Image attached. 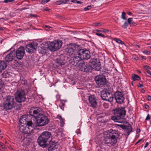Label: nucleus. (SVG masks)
I'll use <instances>...</instances> for the list:
<instances>
[{"label":"nucleus","instance_id":"f257e3e1","mask_svg":"<svg viewBox=\"0 0 151 151\" xmlns=\"http://www.w3.org/2000/svg\"><path fill=\"white\" fill-rule=\"evenodd\" d=\"M31 111H33L36 122V126L42 127L47 124L49 121L47 117L44 114H41L42 109L41 108L37 107Z\"/></svg>","mask_w":151,"mask_h":151},{"label":"nucleus","instance_id":"f03ea898","mask_svg":"<svg viewBox=\"0 0 151 151\" xmlns=\"http://www.w3.org/2000/svg\"><path fill=\"white\" fill-rule=\"evenodd\" d=\"M114 115L111 116V119L115 122L122 123L124 122V118L126 115L125 108L120 107L116 108L112 111Z\"/></svg>","mask_w":151,"mask_h":151},{"label":"nucleus","instance_id":"7ed1b4c3","mask_svg":"<svg viewBox=\"0 0 151 151\" xmlns=\"http://www.w3.org/2000/svg\"><path fill=\"white\" fill-rule=\"evenodd\" d=\"M52 134L50 132L47 131L43 132L37 139V142L41 147L45 148L48 145L47 142L51 138Z\"/></svg>","mask_w":151,"mask_h":151},{"label":"nucleus","instance_id":"20e7f679","mask_svg":"<svg viewBox=\"0 0 151 151\" xmlns=\"http://www.w3.org/2000/svg\"><path fill=\"white\" fill-rule=\"evenodd\" d=\"M117 134L112 131L105 136L104 142L109 146L113 145L117 142Z\"/></svg>","mask_w":151,"mask_h":151},{"label":"nucleus","instance_id":"39448f33","mask_svg":"<svg viewBox=\"0 0 151 151\" xmlns=\"http://www.w3.org/2000/svg\"><path fill=\"white\" fill-rule=\"evenodd\" d=\"M14 104L13 96H6L4 99V109L6 111L12 109Z\"/></svg>","mask_w":151,"mask_h":151},{"label":"nucleus","instance_id":"423d86ee","mask_svg":"<svg viewBox=\"0 0 151 151\" xmlns=\"http://www.w3.org/2000/svg\"><path fill=\"white\" fill-rule=\"evenodd\" d=\"M62 45V41L59 40L51 42L48 45L47 47L49 50L54 51L60 49Z\"/></svg>","mask_w":151,"mask_h":151},{"label":"nucleus","instance_id":"0eeeda50","mask_svg":"<svg viewBox=\"0 0 151 151\" xmlns=\"http://www.w3.org/2000/svg\"><path fill=\"white\" fill-rule=\"evenodd\" d=\"M89 67L91 68V71L92 69L96 70H99L101 68V65L99 59L97 58H91L89 62Z\"/></svg>","mask_w":151,"mask_h":151},{"label":"nucleus","instance_id":"6e6552de","mask_svg":"<svg viewBox=\"0 0 151 151\" xmlns=\"http://www.w3.org/2000/svg\"><path fill=\"white\" fill-rule=\"evenodd\" d=\"M15 99L17 102H24L26 99L25 93L24 91L22 89H18L15 93Z\"/></svg>","mask_w":151,"mask_h":151},{"label":"nucleus","instance_id":"1a4fd4ad","mask_svg":"<svg viewBox=\"0 0 151 151\" xmlns=\"http://www.w3.org/2000/svg\"><path fill=\"white\" fill-rule=\"evenodd\" d=\"M78 50L77 46L74 44H70L68 45L66 49V51L69 54L70 56L77 55V52Z\"/></svg>","mask_w":151,"mask_h":151},{"label":"nucleus","instance_id":"9d476101","mask_svg":"<svg viewBox=\"0 0 151 151\" xmlns=\"http://www.w3.org/2000/svg\"><path fill=\"white\" fill-rule=\"evenodd\" d=\"M77 53V55L81 57L82 60H88L91 57L90 52L86 49H79Z\"/></svg>","mask_w":151,"mask_h":151},{"label":"nucleus","instance_id":"9b49d317","mask_svg":"<svg viewBox=\"0 0 151 151\" xmlns=\"http://www.w3.org/2000/svg\"><path fill=\"white\" fill-rule=\"evenodd\" d=\"M101 97L103 100L110 102L112 101L114 98L112 95L105 90H103L101 91Z\"/></svg>","mask_w":151,"mask_h":151},{"label":"nucleus","instance_id":"f8f14e48","mask_svg":"<svg viewBox=\"0 0 151 151\" xmlns=\"http://www.w3.org/2000/svg\"><path fill=\"white\" fill-rule=\"evenodd\" d=\"M34 124H33L32 126L30 127L28 125L24 126V125H20L19 129L22 133L25 134L29 135L31 134L33 128L34 127Z\"/></svg>","mask_w":151,"mask_h":151},{"label":"nucleus","instance_id":"ddd939ff","mask_svg":"<svg viewBox=\"0 0 151 151\" xmlns=\"http://www.w3.org/2000/svg\"><path fill=\"white\" fill-rule=\"evenodd\" d=\"M37 44L36 42H33L27 45L25 47L26 51L31 54L35 52L37 49Z\"/></svg>","mask_w":151,"mask_h":151},{"label":"nucleus","instance_id":"4468645a","mask_svg":"<svg viewBox=\"0 0 151 151\" xmlns=\"http://www.w3.org/2000/svg\"><path fill=\"white\" fill-rule=\"evenodd\" d=\"M96 84L99 86H104L106 82L105 76L103 75H99L95 78Z\"/></svg>","mask_w":151,"mask_h":151},{"label":"nucleus","instance_id":"2eb2a0df","mask_svg":"<svg viewBox=\"0 0 151 151\" xmlns=\"http://www.w3.org/2000/svg\"><path fill=\"white\" fill-rule=\"evenodd\" d=\"M114 98L116 102L121 104L124 99L123 94L121 92L117 91L115 92L114 95Z\"/></svg>","mask_w":151,"mask_h":151},{"label":"nucleus","instance_id":"dca6fc26","mask_svg":"<svg viewBox=\"0 0 151 151\" xmlns=\"http://www.w3.org/2000/svg\"><path fill=\"white\" fill-rule=\"evenodd\" d=\"M27 116L26 115H23L21 116L19 120V122L21 124L24 125H28L30 127L32 126L34 124L31 121H28L27 119Z\"/></svg>","mask_w":151,"mask_h":151},{"label":"nucleus","instance_id":"f3484780","mask_svg":"<svg viewBox=\"0 0 151 151\" xmlns=\"http://www.w3.org/2000/svg\"><path fill=\"white\" fill-rule=\"evenodd\" d=\"M24 54V48L22 46L20 47L15 51V57L19 60L23 58Z\"/></svg>","mask_w":151,"mask_h":151},{"label":"nucleus","instance_id":"a211bd4d","mask_svg":"<svg viewBox=\"0 0 151 151\" xmlns=\"http://www.w3.org/2000/svg\"><path fill=\"white\" fill-rule=\"evenodd\" d=\"M89 65L84 62L80 63L78 65L79 70L82 71L88 72L91 71V68Z\"/></svg>","mask_w":151,"mask_h":151},{"label":"nucleus","instance_id":"6ab92c4d","mask_svg":"<svg viewBox=\"0 0 151 151\" xmlns=\"http://www.w3.org/2000/svg\"><path fill=\"white\" fill-rule=\"evenodd\" d=\"M88 100L89 103L92 107L95 108L96 107L97 104L96 98L94 95H92L89 96Z\"/></svg>","mask_w":151,"mask_h":151},{"label":"nucleus","instance_id":"aec40b11","mask_svg":"<svg viewBox=\"0 0 151 151\" xmlns=\"http://www.w3.org/2000/svg\"><path fill=\"white\" fill-rule=\"evenodd\" d=\"M15 57V51L13 50L8 54L5 57V60L7 62H10L14 59Z\"/></svg>","mask_w":151,"mask_h":151},{"label":"nucleus","instance_id":"412c9836","mask_svg":"<svg viewBox=\"0 0 151 151\" xmlns=\"http://www.w3.org/2000/svg\"><path fill=\"white\" fill-rule=\"evenodd\" d=\"M58 145L57 142L50 141L49 142V147L48 148V151L54 150L55 149L58 148Z\"/></svg>","mask_w":151,"mask_h":151},{"label":"nucleus","instance_id":"4be33fe9","mask_svg":"<svg viewBox=\"0 0 151 151\" xmlns=\"http://www.w3.org/2000/svg\"><path fill=\"white\" fill-rule=\"evenodd\" d=\"M121 127L122 129H125V131H127L128 134V135L130 133L132 132V126L129 124L127 125L122 126Z\"/></svg>","mask_w":151,"mask_h":151},{"label":"nucleus","instance_id":"5701e85b","mask_svg":"<svg viewBox=\"0 0 151 151\" xmlns=\"http://www.w3.org/2000/svg\"><path fill=\"white\" fill-rule=\"evenodd\" d=\"M72 58H73L72 59L73 62H71V63L72 64H75V65H77L78 62L82 60L81 58V57L79 55L78 56H76L75 55H73V56Z\"/></svg>","mask_w":151,"mask_h":151},{"label":"nucleus","instance_id":"b1692460","mask_svg":"<svg viewBox=\"0 0 151 151\" xmlns=\"http://www.w3.org/2000/svg\"><path fill=\"white\" fill-rule=\"evenodd\" d=\"M7 66V64L5 61L0 60V73L4 70Z\"/></svg>","mask_w":151,"mask_h":151},{"label":"nucleus","instance_id":"393cba45","mask_svg":"<svg viewBox=\"0 0 151 151\" xmlns=\"http://www.w3.org/2000/svg\"><path fill=\"white\" fill-rule=\"evenodd\" d=\"M132 80L134 81H139L141 79V78L139 76L135 74H133L132 75Z\"/></svg>","mask_w":151,"mask_h":151},{"label":"nucleus","instance_id":"a878e982","mask_svg":"<svg viewBox=\"0 0 151 151\" xmlns=\"http://www.w3.org/2000/svg\"><path fill=\"white\" fill-rule=\"evenodd\" d=\"M56 61V63L59 65H64L65 64V62L60 59H57Z\"/></svg>","mask_w":151,"mask_h":151},{"label":"nucleus","instance_id":"bb28decb","mask_svg":"<svg viewBox=\"0 0 151 151\" xmlns=\"http://www.w3.org/2000/svg\"><path fill=\"white\" fill-rule=\"evenodd\" d=\"M133 19L132 18H129L128 19V24L131 25H134L135 23V22H132Z\"/></svg>","mask_w":151,"mask_h":151},{"label":"nucleus","instance_id":"cd10ccee","mask_svg":"<svg viewBox=\"0 0 151 151\" xmlns=\"http://www.w3.org/2000/svg\"><path fill=\"white\" fill-rule=\"evenodd\" d=\"M114 41H116V42L119 44H120L122 45V44H124V43L123 42L122 40H120L116 38H114Z\"/></svg>","mask_w":151,"mask_h":151},{"label":"nucleus","instance_id":"c85d7f7f","mask_svg":"<svg viewBox=\"0 0 151 151\" xmlns=\"http://www.w3.org/2000/svg\"><path fill=\"white\" fill-rule=\"evenodd\" d=\"M65 104L63 103V101H61L59 104V106L60 109L63 110L64 109V106Z\"/></svg>","mask_w":151,"mask_h":151},{"label":"nucleus","instance_id":"c756f323","mask_svg":"<svg viewBox=\"0 0 151 151\" xmlns=\"http://www.w3.org/2000/svg\"><path fill=\"white\" fill-rule=\"evenodd\" d=\"M126 13L124 12H122V15L121 16V18L124 20H126L127 19L126 17H125Z\"/></svg>","mask_w":151,"mask_h":151},{"label":"nucleus","instance_id":"7c9ffc66","mask_svg":"<svg viewBox=\"0 0 151 151\" xmlns=\"http://www.w3.org/2000/svg\"><path fill=\"white\" fill-rule=\"evenodd\" d=\"M0 147H1L3 149L5 150L7 149L6 146L4 144L1 142H0Z\"/></svg>","mask_w":151,"mask_h":151},{"label":"nucleus","instance_id":"2f4dec72","mask_svg":"<svg viewBox=\"0 0 151 151\" xmlns=\"http://www.w3.org/2000/svg\"><path fill=\"white\" fill-rule=\"evenodd\" d=\"M128 25V22H124V24L122 26V27L124 29H126Z\"/></svg>","mask_w":151,"mask_h":151},{"label":"nucleus","instance_id":"473e14b6","mask_svg":"<svg viewBox=\"0 0 151 151\" xmlns=\"http://www.w3.org/2000/svg\"><path fill=\"white\" fill-rule=\"evenodd\" d=\"M110 33L111 32V31L109 30H108L106 29H102V33Z\"/></svg>","mask_w":151,"mask_h":151},{"label":"nucleus","instance_id":"72a5a7b5","mask_svg":"<svg viewBox=\"0 0 151 151\" xmlns=\"http://www.w3.org/2000/svg\"><path fill=\"white\" fill-rule=\"evenodd\" d=\"M93 5H89L88 6L86 7L84 9V10L85 11H86L87 10H88L91 9V8L92 7H93Z\"/></svg>","mask_w":151,"mask_h":151},{"label":"nucleus","instance_id":"f704fd0d","mask_svg":"<svg viewBox=\"0 0 151 151\" xmlns=\"http://www.w3.org/2000/svg\"><path fill=\"white\" fill-rule=\"evenodd\" d=\"M96 34L99 36H100L103 37H105V36L104 35L101 34V33H96Z\"/></svg>","mask_w":151,"mask_h":151},{"label":"nucleus","instance_id":"c9c22d12","mask_svg":"<svg viewBox=\"0 0 151 151\" xmlns=\"http://www.w3.org/2000/svg\"><path fill=\"white\" fill-rule=\"evenodd\" d=\"M60 123L61 124L60 125V126L61 127H63V126L64 124H65L64 119H63V120H61L60 121Z\"/></svg>","mask_w":151,"mask_h":151},{"label":"nucleus","instance_id":"e433bc0d","mask_svg":"<svg viewBox=\"0 0 151 151\" xmlns=\"http://www.w3.org/2000/svg\"><path fill=\"white\" fill-rule=\"evenodd\" d=\"M50 0H42V3L44 4L48 2Z\"/></svg>","mask_w":151,"mask_h":151},{"label":"nucleus","instance_id":"4c0bfd02","mask_svg":"<svg viewBox=\"0 0 151 151\" xmlns=\"http://www.w3.org/2000/svg\"><path fill=\"white\" fill-rule=\"evenodd\" d=\"M144 68L145 69L147 70V71L150 70V67L148 66H144Z\"/></svg>","mask_w":151,"mask_h":151},{"label":"nucleus","instance_id":"58836bf2","mask_svg":"<svg viewBox=\"0 0 151 151\" xmlns=\"http://www.w3.org/2000/svg\"><path fill=\"white\" fill-rule=\"evenodd\" d=\"M143 53L146 55H150V52L147 50H145L143 52Z\"/></svg>","mask_w":151,"mask_h":151},{"label":"nucleus","instance_id":"ea45409f","mask_svg":"<svg viewBox=\"0 0 151 151\" xmlns=\"http://www.w3.org/2000/svg\"><path fill=\"white\" fill-rule=\"evenodd\" d=\"M147 72L148 74L147 76L149 77H151V72L150 70H148L147 71Z\"/></svg>","mask_w":151,"mask_h":151},{"label":"nucleus","instance_id":"a19ab883","mask_svg":"<svg viewBox=\"0 0 151 151\" xmlns=\"http://www.w3.org/2000/svg\"><path fill=\"white\" fill-rule=\"evenodd\" d=\"M14 0H5L4 1V2L7 3L8 2H10L13 1Z\"/></svg>","mask_w":151,"mask_h":151},{"label":"nucleus","instance_id":"79ce46f5","mask_svg":"<svg viewBox=\"0 0 151 151\" xmlns=\"http://www.w3.org/2000/svg\"><path fill=\"white\" fill-rule=\"evenodd\" d=\"M57 118L58 119H59L60 121L63 119V118L61 117V116L59 115H57Z\"/></svg>","mask_w":151,"mask_h":151},{"label":"nucleus","instance_id":"37998d69","mask_svg":"<svg viewBox=\"0 0 151 151\" xmlns=\"http://www.w3.org/2000/svg\"><path fill=\"white\" fill-rule=\"evenodd\" d=\"M62 4L61 0L58 1L56 2L57 5H61Z\"/></svg>","mask_w":151,"mask_h":151},{"label":"nucleus","instance_id":"c03bdc74","mask_svg":"<svg viewBox=\"0 0 151 151\" xmlns=\"http://www.w3.org/2000/svg\"><path fill=\"white\" fill-rule=\"evenodd\" d=\"M150 117L149 116V114H148V115L146 117L145 119V120L147 121V120H150Z\"/></svg>","mask_w":151,"mask_h":151},{"label":"nucleus","instance_id":"a18cd8bd","mask_svg":"<svg viewBox=\"0 0 151 151\" xmlns=\"http://www.w3.org/2000/svg\"><path fill=\"white\" fill-rule=\"evenodd\" d=\"M69 1V0H68V1H67V0H61L62 4V3L65 4L66 2Z\"/></svg>","mask_w":151,"mask_h":151},{"label":"nucleus","instance_id":"49530a36","mask_svg":"<svg viewBox=\"0 0 151 151\" xmlns=\"http://www.w3.org/2000/svg\"><path fill=\"white\" fill-rule=\"evenodd\" d=\"M95 26H100L101 25V24L100 23H95Z\"/></svg>","mask_w":151,"mask_h":151},{"label":"nucleus","instance_id":"de8ad7c7","mask_svg":"<svg viewBox=\"0 0 151 151\" xmlns=\"http://www.w3.org/2000/svg\"><path fill=\"white\" fill-rule=\"evenodd\" d=\"M148 145H149V143L147 142H146L145 143V144L144 147V148H146L147 147V146H148Z\"/></svg>","mask_w":151,"mask_h":151},{"label":"nucleus","instance_id":"09e8293b","mask_svg":"<svg viewBox=\"0 0 151 151\" xmlns=\"http://www.w3.org/2000/svg\"><path fill=\"white\" fill-rule=\"evenodd\" d=\"M3 84L1 82H0V90L1 89V88L3 87Z\"/></svg>","mask_w":151,"mask_h":151},{"label":"nucleus","instance_id":"8fccbe9b","mask_svg":"<svg viewBox=\"0 0 151 151\" xmlns=\"http://www.w3.org/2000/svg\"><path fill=\"white\" fill-rule=\"evenodd\" d=\"M147 99L149 101H150L151 100V97L149 95H148L147 96Z\"/></svg>","mask_w":151,"mask_h":151},{"label":"nucleus","instance_id":"3c124183","mask_svg":"<svg viewBox=\"0 0 151 151\" xmlns=\"http://www.w3.org/2000/svg\"><path fill=\"white\" fill-rule=\"evenodd\" d=\"M145 106L146 109H147L149 108V106L147 104H145Z\"/></svg>","mask_w":151,"mask_h":151},{"label":"nucleus","instance_id":"603ef678","mask_svg":"<svg viewBox=\"0 0 151 151\" xmlns=\"http://www.w3.org/2000/svg\"><path fill=\"white\" fill-rule=\"evenodd\" d=\"M96 31L98 32V33H102V30H99V29H96Z\"/></svg>","mask_w":151,"mask_h":151},{"label":"nucleus","instance_id":"864d4df0","mask_svg":"<svg viewBox=\"0 0 151 151\" xmlns=\"http://www.w3.org/2000/svg\"><path fill=\"white\" fill-rule=\"evenodd\" d=\"M45 27L46 28H47V29H50V28H51V27H50L49 26H45Z\"/></svg>","mask_w":151,"mask_h":151},{"label":"nucleus","instance_id":"5fc2aeb1","mask_svg":"<svg viewBox=\"0 0 151 151\" xmlns=\"http://www.w3.org/2000/svg\"><path fill=\"white\" fill-rule=\"evenodd\" d=\"M127 14L129 15H132V13L131 12H127Z\"/></svg>","mask_w":151,"mask_h":151},{"label":"nucleus","instance_id":"6e6d98bb","mask_svg":"<svg viewBox=\"0 0 151 151\" xmlns=\"http://www.w3.org/2000/svg\"><path fill=\"white\" fill-rule=\"evenodd\" d=\"M76 3L77 4H81L82 3L80 1H77L76 2Z\"/></svg>","mask_w":151,"mask_h":151},{"label":"nucleus","instance_id":"4d7b16f0","mask_svg":"<svg viewBox=\"0 0 151 151\" xmlns=\"http://www.w3.org/2000/svg\"><path fill=\"white\" fill-rule=\"evenodd\" d=\"M138 87L140 88L142 87H143V85L142 84H139Z\"/></svg>","mask_w":151,"mask_h":151},{"label":"nucleus","instance_id":"13d9d810","mask_svg":"<svg viewBox=\"0 0 151 151\" xmlns=\"http://www.w3.org/2000/svg\"><path fill=\"white\" fill-rule=\"evenodd\" d=\"M30 16H32V17H35L36 16V15H35L32 14H30Z\"/></svg>","mask_w":151,"mask_h":151},{"label":"nucleus","instance_id":"bf43d9fd","mask_svg":"<svg viewBox=\"0 0 151 151\" xmlns=\"http://www.w3.org/2000/svg\"><path fill=\"white\" fill-rule=\"evenodd\" d=\"M41 49V50H42V51L43 50H46L45 49H43V48H42V47H40V48Z\"/></svg>","mask_w":151,"mask_h":151},{"label":"nucleus","instance_id":"052dcab7","mask_svg":"<svg viewBox=\"0 0 151 151\" xmlns=\"http://www.w3.org/2000/svg\"><path fill=\"white\" fill-rule=\"evenodd\" d=\"M79 130H79V129H77V130H76V132L77 133H79Z\"/></svg>","mask_w":151,"mask_h":151},{"label":"nucleus","instance_id":"680f3d73","mask_svg":"<svg viewBox=\"0 0 151 151\" xmlns=\"http://www.w3.org/2000/svg\"><path fill=\"white\" fill-rule=\"evenodd\" d=\"M3 30V29L2 27H0V30Z\"/></svg>","mask_w":151,"mask_h":151},{"label":"nucleus","instance_id":"e2e57ef3","mask_svg":"<svg viewBox=\"0 0 151 151\" xmlns=\"http://www.w3.org/2000/svg\"><path fill=\"white\" fill-rule=\"evenodd\" d=\"M71 2L75 3L76 2V1L75 0H72Z\"/></svg>","mask_w":151,"mask_h":151},{"label":"nucleus","instance_id":"0e129e2a","mask_svg":"<svg viewBox=\"0 0 151 151\" xmlns=\"http://www.w3.org/2000/svg\"><path fill=\"white\" fill-rule=\"evenodd\" d=\"M0 137L2 138L3 136H2V135L1 134H0Z\"/></svg>","mask_w":151,"mask_h":151},{"label":"nucleus","instance_id":"69168bd1","mask_svg":"<svg viewBox=\"0 0 151 151\" xmlns=\"http://www.w3.org/2000/svg\"><path fill=\"white\" fill-rule=\"evenodd\" d=\"M50 9H46L45 10L46 11H48V10H49Z\"/></svg>","mask_w":151,"mask_h":151},{"label":"nucleus","instance_id":"338daca9","mask_svg":"<svg viewBox=\"0 0 151 151\" xmlns=\"http://www.w3.org/2000/svg\"><path fill=\"white\" fill-rule=\"evenodd\" d=\"M44 52V51H43V52H41V53H43Z\"/></svg>","mask_w":151,"mask_h":151},{"label":"nucleus","instance_id":"774afa93","mask_svg":"<svg viewBox=\"0 0 151 151\" xmlns=\"http://www.w3.org/2000/svg\"><path fill=\"white\" fill-rule=\"evenodd\" d=\"M138 72L139 73H141V72L140 71H139V70H138Z\"/></svg>","mask_w":151,"mask_h":151}]
</instances>
